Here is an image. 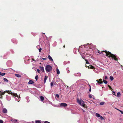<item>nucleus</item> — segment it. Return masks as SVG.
<instances>
[{"label": "nucleus", "mask_w": 123, "mask_h": 123, "mask_svg": "<svg viewBox=\"0 0 123 123\" xmlns=\"http://www.w3.org/2000/svg\"><path fill=\"white\" fill-rule=\"evenodd\" d=\"M117 109V110H118L119 111H120L121 112L122 114H123V111Z\"/></svg>", "instance_id": "obj_28"}, {"label": "nucleus", "mask_w": 123, "mask_h": 123, "mask_svg": "<svg viewBox=\"0 0 123 123\" xmlns=\"http://www.w3.org/2000/svg\"><path fill=\"white\" fill-rule=\"evenodd\" d=\"M32 60L34 61H35V60L34 59H32Z\"/></svg>", "instance_id": "obj_44"}, {"label": "nucleus", "mask_w": 123, "mask_h": 123, "mask_svg": "<svg viewBox=\"0 0 123 123\" xmlns=\"http://www.w3.org/2000/svg\"><path fill=\"white\" fill-rule=\"evenodd\" d=\"M40 71L39 69H37V71L39 73H40Z\"/></svg>", "instance_id": "obj_39"}, {"label": "nucleus", "mask_w": 123, "mask_h": 123, "mask_svg": "<svg viewBox=\"0 0 123 123\" xmlns=\"http://www.w3.org/2000/svg\"><path fill=\"white\" fill-rule=\"evenodd\" d=\"M47 78H48L47 76H45L44 81V83H46V82Z\"/></svg>", "instance_id": "obj_9"}, {"label": "nucleus", "mask_w": 123, "mask_h": 123, "mask_svg": "<svg viewBox=\"0 0 123 123\" xmlns=\"http://www.w3.org/2000/svg\"><path fill=\"white\" fill-rule=\"evenodd\" d=\"M39 68L40 69V70L42 71V72H44V67H42L41 66H40L39 67Z\"/></svg>", "instance_id": "obj_5"}, {"label": "nucleus", "mask_w": 123, "mask_h": 123, "mask_svg": "<svg viewBox=\"0 0 123 123\" xmlns=\"http://www.w3.org/2000/svg\"><path fill=\"white\" fill-rule=\"evenodd\" d=\"M103 52H105V54H106V55L109 57H111L112 59H113L114 60H115L117 61L118 60V59L117 58V56L116 55H114L112 54L109 51H107L106 50H104L100 52H99L98 51V52L100 54H102L104 55L103 54Z\"/></svg>", "instance_id": "obj_1"}, {"label": "nucleus", "mask_w": 123, "mask_h": 123, "mask_svg": "<svg viewBox=\"0 0 123 123\" xmlns=\"http://www.w3.org/2000/svg\"><path fill=\"white\" fill-rule=\"evenodd\" d=\"M89 97L90 98H92V96L91 95H89Z\"/></svg>", "instance_id": "obj_36"}, {"label": "nucleus", "mask_w": 123, "mask_h": 123, "mask_svg": "<svg viewBox=\"0 0 123 123\" xmlns=\"http://www.w3.org/2000/svg\"><path fill=\"white\" fill-rule=\"evenodd\" d=\"M108 78L107 77V76H105V80H106Z\"/></svg>", "instance_id": "obj_38"}, {"label": "nucleus", "mask_w": 123, "mask_h": 123, "mask_svg": "<svg viewBox=\"0 0 123 123\" xmlns=\"http://www.w3.org/2000/svg\"><path fill=\"white\" fill-rule=\"evenodd\" d=\"M95 115L96 117H100V115L98 113H96V114Z\"/></svg>", "instance_id": "obj_17"}, {"label": "nucleus", "mask_w": 123, "mask_h": 123, "mask_svg": "<svg viewBox=\"0 0 123 123\" xmlns=\"http://www.w3.org/2000/svg\"><path fill=\"white\" fill-rule=\"evenodd\" d=\"M52 66L49 65H47L45 67V70L47 72H50L52 70Z\"/></svg>", "instance_id": "obj_2"}, {"label": "nucleus", "mask_w": 123, "mask_h": 123, "mask_svg": "<svg viewBox=\"0 0 123 123\" xmlns=\"http://www.w3.org/2000/svg\"><path fill=\"white\" fill-rule=\"evenodd\" d=\"M60 105L61 106L65 107L67 106V104L66 103H62L60 104Z\"/></svg>", "instance_id": "obj_4"}, {"label": "nucleus", "mask_w": 123, "mask_h": 123, "mask_svg": "<svg viewBox=\"0 0 123 123\" xmlns=\"http://www.w3.org/2000/svg\"><path fill=\"white\" fill-rule=\"evenodd\" d=\"M12 95L15 97H17L18 98H19L17 94L16 93H13Z\"/></svg>", "instance_id": "obj_14"}, {"label": "nucleus", "mask_w": 123, "mask_h": 123, "mask_svg": "<svg viewBox=\"0 0 123 123\" xmlns=\"http://www.w3.org/2000/svg\"><path fill=\"white\" fill-rule=\"evenodd\" d=\"M112 92L113 93V94L115 95V92L114 91H113Z\"/></svg>", "instance_id": "obj_42"}, {"label": "nucleus", "mask_w": 123, "mask_h": 123, "mask_svg": "<svg viewBox=\"0 0 123 123\" xmlns=\"http://www.w3.org/2000/svg\"><path fill=\"white\" fill-rule=\"evenodd\" d=\"M6 74V73H2L0 72V75L1 76H4Z\"/></svg>", "instance_id": "obj_16"}, {"label": "nucleus", "mask_w": 123, "mask_h": 123, "mask_svg": "<svg viewBox=\"0 0 123 123\" xmlns=\"http://www.w3.org/2000/svg\"><path fill=\"white\" fill-rule=\"evenodd\" d=\"M40 98L42 101H43L44 100V98L42 96H41L40 97Z\"/></svg>", "instance_id": "obj_13"}, {"label": "nucleus", "mask_w": 123, "mask_h": 123, "mask_svg": "<svg viewBox=\"0 0 123 123\" xmlns=\"http://www.w3.org/2000/svg\"><path fill=\"white\" fill-rule=\"evenodd\" d=\"M86 63L89 64V62L88 61L86 62Z\"/></svg>", "instance_id": "obj_40"}, {"label": "nucleus", "mask_w": 123, "mask_h": 123, "mask_svg": "<svg viewBox=\"0 0 123 123\" xmlns=\"http://www.w3.org/2000/svg\"><path fill=\"white\" fill-rule=\"evenodd\" d=\"M120 95V92H118L117 93V97H119Z\"/></svg>", "instance_id": "obj_21"}, {"label": "nucleus", "mask_w": 123, "mask_h": 123, "mask_svg": "<svg viewBox=\"0 0 123 123\" xmlns=\"http://www.w3.org/2000/svg\"><path fill=\"white\" fill-rule=\"evenodd\" d=\"M48 58L49 59V60L50 61H53V60L52 58L51 57V56L50 55H48Z\"/></svg>", "instance_id": "obj_11"}, {"label": "nucleus", "mask_w": 123, "mask_h": 123, "mask_svg": "<svg viewBox=\"0 0 123 123\" xmlns=\"http://www.w3.org/2000/svg\"><path fill=\"white\" fill-rule=\"evenodd\" d=\"M13 93L12 92H8V93L9 94H11V95H12L13 94Z\"/></svg>", "instance_id": "obj_31"}, {"label": "nucleus", "mask_w": 123, "mask_h": 123, "mask_svg": "<svg viewBox=\"0 0 123 123\" xmlns=\"http://www.w3.org/2000/svg\"><path fill=\"white\" fill-rule=\"evenodd\" d=\"M103 82H104V83L105 84H107V83L108 82L107 81H106L105 80H103Z\"/></svg>", "instance_id": "obj_22"}, {"label": "nucleus", "mask_w": 123, "mask_h": 123, "mask_svg": "<svg viewBox=\"0 0 123 123\" xmlns=\"http://www.w3.org/2000/svg\"><path fill=\"white\" fill-rule=\"evenodd\" d=\"M6 93V91H4V92H2L1 91H0V94L1 96H2V95H4L5 93Z\"/></svg>", "instance_id": "obj_12"}, {"label": "nucleus", "mask_w": 123, "mask_h": 123, "mask_svg": "<svg viewBox=\"0 0 123 123\" xmlns=\"http://www.w3.org/2000/svg\"><path fill=\"white\" fill-rule=\"evenodd\" d=\"M54 82L53 81H52L50 83L51 86L52 87L53 85Z\"/></svg>", "instance_id": "obj_20"}, {"label": "nucleus", "mask_w": 123, "mask_h": 123, "mask_svg": "<svg viewBox=\"0 0 123 123\" xmlns=\"http://www.w3.org/2000/svg\"><path fill=\"white\" fill-rule=\"evenodd\" d=\"M55 96L57 97V98H58L59 97V95L58 94H56L55 95Z\"/></svg>", "instance_id": "obj_30"}, {"label": "nucleus", "mask_w": 123, "mask_h": 123, "mask_svg": "<svg viewBox=\"0 0 123 123\" xmlns=\"http://www.w3.org/2000/svg\"><path fill=\"white\" fill-rule=\"evenodd\" d=\"M40 47L39 46H37V48H38V47Z\"/></svg>", "instance_id": "obj_43"}, {"label": "nucleus", "mask_w": 123, "mask_h": 123, "mask_svg": "<svg viewBox=\"0 0 123 123\" xmlns=\"http://www.w3.org/2000/svg\"><path fill=\"white\" fill-rule=\"evenodd\" d=\"M6 92L7 93H8V92H11V91H10V90H8V91H6Z\"/></svg>", "instance_id": "obj_35"}, {"label": "nucleus", "mask_w": 123, "mask_h": 123, "mask_svg": "<svg viewBox=\"0 0 123 123\" xmlns=\"http://www.w3.org/2000/svg\"><path fill=\"white\" fill-rule=\"evenodd\" d=\"M42 58V59H43V60H46V58Z\"/></svg>", "instance_id": "obj_41"}, {"label": "nucleus", "mask_w": 123, "mask_h": 123, "mask_svg": "<svg viewBox=\"0 0 123 123\" xmlns=\"http://www.w3.org/2000/svg\"><path fill=\"white\" fill-rule=\"evenodd\" d=\"M19 97L20 98V97L19 96Z\"/></svg>", "instance_id": "obj_48"}, {"label": "nucleus", "mask_w": 123, "mask_h": 123, "mask_svg": "<svg viewBox=\"0 0 123 123\" xmlns=\"http://www.w3.org/2000/svg\"><path fill=\"white\" fill-rule=\"evenodd\" d=\"M56 72H57V73L58 74H60V71L59 70V69L58 68H57L56 69Z\"/></svg>", "instance_id": "obj_18"}, {"label": "nucleus", "mask_w": 123, "mask_h": 123, "mask_svg": "<svg viewBox=\"0 0 123 123\" xmlns=\"http://www.w3.org/2000/svg\"><path fill=\"white\" fill-rule=\"evenodd\" d=\"M81 56H82V58L84 59V57L82 56V55H81Z\"/></svg>", "instance_id": "obj_46"}, {"label": "nucleus", "mask_w": 123, "mask_h": 123, "mask_svg": "<svg viewBox=\"0 0 123 123\" xmlns=\"http://www.w3.org/2000/svg\"><path fill=\"white\" fill-rule=\"evenodd\" d=\"M99 80V81H98V80H97L96 81L98 82V83H99L100 84H102L103 83V82L102 81V79H100Z\"/></svg>", "instance_id": "obj_7"}, {"label": "nucleus", "mask_w": 123, "mask_h": 123, "mask_svg": "<svg viewBox=\"0 0 123 123\" xmlns=\"http://www.w3.org/2000/svg\"><path fill=\"white\" fill-rule=\"evenodd\" d=\"M109 88V89L110 90H111V91H112L113 90V89L112 88H111V87L109 85H108V86Z\"/></svg>", "instance_id": "obj_26"}, {"label": "nucleus", "mask_w": 123, "mask_h": 123, "mask_svg": "<svg viewBox=\"0 0 123 123\" xmlns=\"http://www.w3.org/2000/svg\"><path fill=\"white\" fill-rule=\"evenodd\" d=\"M100 117V119L101 120H103L104 119L103 117L101 116H100V117Z\"/></svg>", "instance_id": "obj_29"}, {"label": "nucleus", "mask_w": 123, "mask_h": 123, "mask_svg": "<svg viewBox=\"0 0 123 123\" xmlns=\"http://www.w3.org/2000/svg\"><path fill=\"white\" fill-rule=\"evenodd\" d=\"M63 47L64 48H65V45H64L63 46Z\"/></svg>", "instance_id": "obj_47"}, {"label": "nucleus", "mask_w": 123, "mask_h": 123, "mask_svg": "<svg viewBox=\"0 0 123 123\" xmlns=\"http://www.w3.org/2000/svg\"><path fill=\"white\" fill-rule=\"evenodd\" d=\"M3 121L2 120H0V123H3Z\"/></svg>", "instance_id": "obj_34"}, {"label": "nucleus", "mask_w": 123, "mask_h": 123, "mask_svg": "<svg viewBox=\"0 0 123 123\" xmlns=\"http://www.w3.org/2000/svg\"><path fill=\"white\" fill-rule=\"evenodd\" d=\"M34 83V82L32 80H30L28 82V84H31Z\"/></svg>", "instance_id": "obj_10"}, {"label": "nucleus", "mask_w": 123, "mask_h": 123, "mask_svg": "<svg viewBox=\"0 0 123 123\" xmlns=\"http://www.w3.org/2000/svg\"><path fill=\"white\" fill-rule=\"evenodd\" d=\"M90 67H89L88 66H87L86 65L85 66V67H88L89 69V68H91V69H93L94 68V67L93 66H92V65H90Z\"/></svg>", "instance_id": "obj_8"}, {"label": "nucleus", "mask_w": 123, "mask_h": 123, "mask_svg": "<svg viewBox=\"0 0 123 123\" xmlns=\"http://www.w3.org/2000/svg\"><path fill=\"white\" fill-rule=\"evenodd\" d=\"M15 76L18 77H21V76L19 74H15Z\"/></svg>", "instance_id": "obj_15"}, {"label": "nucleus", "mask_w": 123, "mask_h": 123, "mask_svg": "<svg viewBox=\"0 0 123 123\" xmlns=\"http://www.w3.org/2000/svg\"><path fill=\"white\" fill-rule=\"evenodd\" d=\"M42 49V48H40L39 49V51L40 52L41 51V50Z\"/></svg>", "instance_id": "obj_33"}, {"label": "nucleus", "mask_w": 123, "mask_h": 123, "mask_svg": "<svg viewBox=\"0 0 123 123\" xmlns=\"http://www.w3.org/2000/svg\"><path fill=\"white\" fill-rule=\"evenodd\" d=\"M77 102L80 105L83 107H85V104H84V102L82 100H80L79 98H78L77 99Z\"/></svg>", "instance_id": "obj_3"}, {"label": "nucleus", "mask_w": 123, "mask_h": 123, "mask_svg": "<svg viewBox=\"0 0 123 123\" xmlns=\"http://www.w3.org/2000/svg\"><path fill=\"white\" fill-rule=\"evenodd\" d=\"M89 86H90V89L89 90V91L90 92H91V86L90 85H89Z\"/></svg>", "instance_id": "obj_32"}, {"label": "nucleus", "mask_w": 123, "mask_h": 123, "mask_svg": "<svg viewBox=\"0 0 123 123\" xmlns=\"http://www.w3.org/2000/svg\"><path fill=\"white\" fill-rule=\"evenodd\" d=\"M105 103V102H101L100 103V105H103Z\"/></svg>", "instance_id": "obj_27"}, {"label": "nucleus", "mask_w": 123, "mask_h": 123, "mask_svg": "<svg viewBox=\"0 0 123 123\" xmlns=\"http://www.w3.org/2000/svg\"><path fill=\"white\" fill-rule=\"evenodd\" d=\"M85 61H86V62L87 61H88L86 59H85Z\"/></svg>", "instance_id": "obj_45"}, {"label": "nucleus", "mask_w": 123, "mask_h": 123, "mask_svg": "<svg viewBox=\"0 0 123 123\" xmlns=\"http://www.w3.org/2000/svg\"><path fill=\"white\" fill-rule=\"evenodd\" d=\"M38 78V77L37 75H36L35 77V79H36V80L37 81V80Z\"/></svg>", "instance_id": "obj_23"}, {"label": "nucleus", "mask_w": 123, "mask_h": 123, "mask_svg": "<svg viewBox=\"0 0 123 123\" xmlns=\"http://www.w3.org/2000/svg\"><path fill=\"white\" fill-rule=\"evenodd\" d=\"M44 123H50L49 122L47 121H45L44 122Z\"/></svg>", "instance_id": "obj_37"}, {"label": "nucleus", "mask_w": 123, "mask_h": 123, "mask_svg": "<svg viewBox=\"0 0 123 123\" xmlns=\"http://www.w3.org/2000/svg\"><path fill=\"white\" fill-rule=\"evenodd\" d=\"M3 80H4V81H6L7 82L8 81V80L6 78H4L3 79Z\"/></svg>", "instance_id": "obj_25"}, {"label": "nucleus", "mask_w": 123, "mask_h": 123, "mask_svg": "<svg viewBox=\"0 0 123 123\" xmlns=\"http://www.w3.org/2000/svg\"><path fill=\"white\" fill-rule=\"evenodd\" d=\"M2 111L4 113H6L7 112V110L5 108H3Z\"/></svg>", "instance_id": "obj_6"}, {"label": "nucleus", "mask_w": 123, "mask_h": 123, "mask_svg": "<svg viewBox=\"0 0 123 123\" xmlns=\"http://www.w3.org/2000/svg\"><path fill=\"white\" fill-rule=\"evenodd\" d=\"M110 79H111V81H112V80H113L114 79V78H113V77L112 76H110Z\"/></svg>", "instance_id": "obj_24"}, {"label": "nucleus", "mask_w": 123, "mask_h": 123, "mask_svg": "<svg viewBox=\"0 0 123 123\" xmlns=\"http://www.w3.org/2000/svg\"><path fill=\"white\" fill-rule=\"evenodd\" d=\"M36 123H41V122L39 120H37L35 121Z\"/></svg>", "instance_id": "obj_19"}]
</instances>
